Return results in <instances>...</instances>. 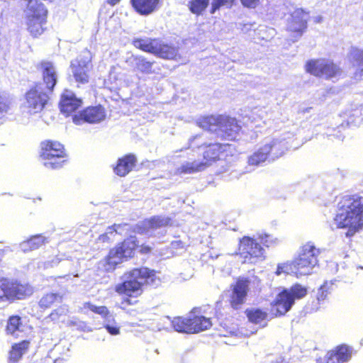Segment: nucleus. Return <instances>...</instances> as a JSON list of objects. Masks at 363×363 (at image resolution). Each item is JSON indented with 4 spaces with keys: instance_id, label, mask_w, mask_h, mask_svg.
<instances>
[{
    "instance_id": "obj_1",
    "label": "nucleus",
    "mask_w": 363,
    "mask_h": 363,
    "mask_svg": "<svg viewBox=\"0 0 363 363\" xmlns=\"http://www.w3.org/2000/svg\"><path fill=\"white\" fill-rule=\"evenodd\" d=\"M126 279L116 284L114 291L122 296L119 308L130 315L139 314L142 311L140 296L143 286L153 282L156 272L145 267H135L125 272Z\"/></svg>"
},
{
    "instance_id": "obj_2",
    "label": "nucleus",
    "mask_w": 363,
    "mask_h": 363,
    "mask_svg": "<svg viewBox=\"0 0 363 363\" xmlns=\"http://www.w3.org/2000/svg\"><path fill=\"white\" fill-rule=\"evenodd\" d=\"M334 222L338 229H347L352 237L363 228V198L357 195L345 196L337 203Z\"/></svg>"
},
{
    "instance_id": "obj_3",
    "label": "nucleus",
    "mask_w": 363,
    "mask_h": 363,
    "mask_svg": "<svg viewBox=\"0 0 363 363\" xmlns=\"http://www.w3.org/2000/svg\"><path fill=\"white\" fill-rule=\"evenodd\" d=\"M152 250L148 244L140 245L135 235H129L109 250L104 258V267L107 271L114 270L119 264L135 257L138 252L148 256L152 254Z\"/></svg>"
},
{
    "instance_id": "obj_4",
    "label": "nucleus",
    "mask_w": 363,
    "mask_h": 363,
    "mask_svg": "<svg viewBox=\"0 0 363 363\" xmlns=\"http://www.w3.org/2000/svg\"><path fill=\"white\" fill-rule=\"evenodd\" d=\"M132 45L143 52L163 60L177 61L182 58L179 47L160 38H135L132 40Z\"/></svg>"
},
{
    "instance_id": "obj_5",
    "label": "nucleus",
    "mask_w": 363,
    "mask_h": 363,
    "mask_svg": "<svg viewBox=\"0 0 363 363\" xmlns=\"http://www.w3.org/2000/svg\"><path fill=\"white\" fill-rule=\"evenodd\" d=\"M39 157L43 165L50 169L62 168L68 159L65 145L53 139H45L40 143Z\"/></svg>"
},
{
    "instance_id": "obj_6",
    "label": "nucleus",
    "mask_w": 363,
    "mask_h": 363,
    "mask_svg": "<svg viewBox=\"0 0 363 363\" xmlns=\"http://www.w3.org/2000/svg\"><path fill=\"white\" fill-rule=\"evenodd\" d=\"M307 293V288L299 284L292 285L289 289H283L270 304L272 315H284L291 309L295 301L305 297Z\"/></svg>"
},
{
    "instance_id": "obj_7",
    "label": "nucleus",
    "mask_w": 363,
    "mask_h": 363,
    "mask_svg": "<svg viewBox=\"0 0 363 363\" xmlns=\"http://www.w3.org/2000/svg\"><path fill=\"white\" fill-rule=\"evenodd\" d=\"M172 326L177 332L195 334L209 329L212 322L210 318L196 315L192 310L187 317H174Z\"/></svg>"
},
{
    "instance_id": "obj_8",
    "label": "nucleus",
    "mask_w": 363,
    "mask_h": 363,
    "mask_svg": "<svg viewBox=\"0 0 363 363\" xmlns=\"http://www.w3.org/2000/svg\"><path fill=\"white\" fill-rule=\"evenodd\" d=\"M31 294L28 285L6 277H0V303L22 300Z\"/></svg>"
},
{
    "instance_id": "obj_9",
    "label": "nucleus",
    "mask_w": 363,
    "mask_h": 363,
    "mask_svg": "<svg viewBox=\"0 0 363 363\" xmlns=\"http://www.w3.org/2000/svg\"><path fill=\"white\" fill-rule=\"evenodd\" d=\"M320 253L319 248L316 247L313 242H308L300 248V253L296 257V268L299 275H306L318 265V257Z\"/></svg>"
},
{
    "instance_id": "obj_10",
    "label": "nucleus",
    "mask_w": 363,
    "mask_h": 363,
    "mask_svg": "<svg viewBox=\"0 0 363 363\" xmlns=\"http://www.w3.org/2000/svg\"><path fill=\"white\" fill-rule=\"evenodd\" d=\"M50 95V93L43 89L40 82H35L25 93L26 107L33 113H40L48 104Z\"/></svg>"
},
{
    "instance_id": "obj_11",
    "label": "nucleus",
    "mask_w": 363,
    "mask_h": 363,
    "mask_svg": "<svg viewBox=\"0 0 363 363\" xmlns=\"http://www.w3.org/2000/svg\"><path fill=\"white\" fill-rule=\"evenodd\" d=\"M237 254L244 262L255 263L265 259L264 250L255 239L249 236L242 237L239 242Z\"/></svg>"
},
{
    "instance_id": "obj_12",
    "label": "nucleus",
    "mask_w": 363,
    "mask_h": 363,
    "mask_svg": "<svg viewBox=\"0 0 363 363\" xmlns=\"http://www.w3.org/2000/svg\"><path fill=\"white\" fill-rule=\"evenodd\" d=\"M106 116L105 108L102 105L89 106L74 114L72 121L76 125L84 123H99L103 121Z\"/></svg>"
},
{
    "instance_id": "obj_13",
    "label": "nucleus",
    "mask_w": 363,
    "mask_h": 363,
    "mask_svg": "<svg viewBox=\"0 0 363 363\" xmlns=\"http://www.w3.org/2000/svg\"><path fill=\"white\" fill-rule=\"evenodd\" d=\"M37 67L41 72L43 89L50 93L54 91L57 82V75L55 68L51 62L42 61Z\"/></svg>"
},
{
    "instance_id": "obj_14",
    "label": "nucleus",
    "mask_w": 363,
    "mask_h": 363,
    "mask_svg": "<svg viewBox=\"0 0 363 363\" xmlns=\"http://www.w3.org/2000/svg\"><path fill=\"white\" fill-rule=\"evenodd\" d=\"M229 144H222L219 143L204 144L203 145V151L202 153L203 160L201 162L205 164V167L210 166L223 156L226 151V148L229 147Z\"/></svg>"
},
{
    "instance_id": "obj_15",
    "label": "nucleus",
    "mask_w": 363,
    "mask_h": 363,
    "mask_svg": "<svg viewBox=\"0 0 363 363\" xmlns=\"http://www.w3.org/2000/svg\"><path fill=\"white\" fill-rule=\"evenodd\" d=\"M352 348L346 345H340L328 350L324 356L323 361L319 363H345L352 356Z\"/></svg>"
},
{
    "instance_id": "obj_16",
    "label": "nucleus",
    "mask_w": 363,
    "mask_h": 363,
    "mask_svg": "<svg viewBox=\"0 0 363 363\" xmlns=\"http://www.w3.org/2000/svg\"><path fill=\"white\" fill-rule=\"evenodd\" d=\"M172 218L162 216H153L143 220L136 225V230L139 234H145L157 229L171 225Z\"/></svg>"
},
{
    "instance_id": "obj_17",
    "label": "nucleus",
    "mask_w": 363,
    "mask_h": 363,
    "mask_svg": "<svg viewBox=\"0 0 363 363\" xmlns=\"http://www.w3.org/2000/svg\"><path fill=\"white\" fill-rule=\"evenodd\" d=\"M137 163L138 159L135 154H125L118 158L113 167V172L120 177H124L133 170Z\"/></svg>"
},
{
    "instance_id": "obj_18",
    "label": "nucleus",
    "mask_w": 363,
    "mask_h": 363,
    "mask_svg": "<svg viewBox=\"0 0 363 363\" xmlns=\"http://www.w3.org/2000/svg\"><path fill=\"white\" fill-rule=\"evenodd\" d=\"M306 13L301 9L294 11L291 16L288 31L294 38H299L306 30L307 20L305 18Z\"/></svg>"
},
{
    "instance_id": "obj_19",
    "label": "nucleus",
    "mask_w": 363,
    "mask_h": 363,
    "mask_svg": "<svg viewBox=\"0 0 363 363\" xmlns=\"http://www.w3.org/2000/svg\"><path fill=\"white\" fill-rule=\"evenodd\" d=\"M82 104V100L69 90H65L60 96L59 107L67 116L75 112Z\"/></svg>"
},
{
    "instance_id": "obj_20",
    "label": "nucleus",
    "mask_w": 363,
    "mask_h": 363,
    "mask_svg": "<svg viewBox=\"0 0 363 363\" xmlns=\"http://www.w3.org/2000/svg\"><path fill=\"white\" fill-rule=\"evenodd\" d=\"M241 128L239 121L235 118L222 115L220 130L223 133L222 138L223 139L235 140Z\"/></svg>"
},
{
    "instance_id": "obj_21",
    "label": "nucleus",
    "mask_w": 363,
    "mask_h": 363,
    "mask_svg": "<svg viewBox=\"0 0 363 363\" xmlns=\"http://www.w3.org/2000/svg\"><path fill=\"white\" fill-rule=\"evenodd\" d=\"M162 0H130L133 10L140 16H147L156 12Z\"/></svg>"
},
{
    "instance_id": "obj_22",
    "label": "nucleus",
    "mask_w": 363,
    "mask_h": 363,
    "mask_svg": "<svg viewBox=\"0 0 363 363\" xmlns=\"http://www.w3.org/2000/svg\"><path fill=\"white\" fill-rule=\"evenodd\" d=\"M30 345V340H22L13 343L8 352L7 363H18L28 352Z\"/></svg>"
},
{
    "instance_id": "obj_23",
    "label": "nucleus",
    "mask_w": 363,
    "mask_h": 363,
    "mask_svg": "<svg viewBox=\"0 0 363 363\" xmlns=\"http://www.w3.org/2000/svg\"><path fill=\"white\" fill-rule=\"evenodd\" d=\"M72 72L75 82L79 84H87L89 81V63L83 60H77L71 65Z\"/></svg>"
},
{
    "instance_id": "obj_24",
    "label": "nucleus",
    "mask_w": 363,
    "mask_h": 363,
    "mask_svg": "<svg viewBox=\"0 0 363 363\" xmlns=\"http://www.w3.org/2000/svg\"><path fill=\"white\" fill-rule=\"evenodd\" d=\"M222 115H207L199 117L196 124L201 129L214 133L220 130Z\"/></svg>"
},
{
    "instance_id": "obj_25",
    "label": "nucleus",
    "mask_w": 363,
    "mask_h": 363,
    "mask_svg": "<svg viewBox=\"0 0 363 363\" xmlns=\"http://www.w3.org/2000/svg\"><path fill=\"white\" fill-rule=\"evenodd\" d=\"M62 301L63 295L60 293L47 292L38 301V307L41 311H46L61 303Z\"/></svg>"
},
{
    "instance_id": "obj_26",
    "label": "nucleus",
    "mask_w": 363,
    "mask_h": 363,
    "mask_svg": "<svg viewBox=\"0 0 363 363\" xmlns=\"http://www.w3.org/2000/svg\"><path fill=\"white\" fill-rule=\"evenodd\" d=\"M23 323L22 318L18 315L9 316L5 326V333L7 335L18 337V333L23 331Z\"/></svg>"
},
{
    "instance_id": "obj_27",
    "label": "nucleus",
    "mask_w": 363,
    "mask_h": 363,
    "mask_svg": "<svg viewBox=\"0 0 363 363\" xmlns=\"http://www.w3.org/2000/svg\"><path fill=\"white\" fill-rule=\"evenodd\" d=\"M245 314L250 323L256 325L262 324L268 318V313L259 308H247L245 311Z\"/></svg>"
},
{
    "instance_id": "obj_28",
    "label": "nucleus",
    "mask_w": 363,
    "mask_h": 363,
    "mask_svg": "<svg viewBox=\"0 0 363 363\" xmlns=\"http://www.w3.org/2000/svg\"><path fill=\"white\" fill-rule=\"evenodd\" d=\"M204 169H206L205 164L201 161L194 160L183 164L176 169L175 173L177 175L190 174L203 171Z\"/></svg>"
},
{
    "instance_id": "obj_29",
    "label": "nucleus",
    "mask_w": 363,
    "mask_h": 363,
    "mask_svg": "<svg viewBox=\"0 0 363 363\" xmlns=\"http://www.w3.org/2000/svg\"><path fill=\"white\" fill-rule=\"evenodd\" d=\"M250 282L248 278L238 277L235 282L230 285L231 292L246 300Z\"/></svg>"
},
{
    "instance_id": "obj_30",
    "label": "nucleus",
    "mask_w": 363,
    "mask_h": 363,
    "mask_svg": "<svg viewBox=\"0 0 363 363\" xmlns=\"http://www.w3.org/2000/svg\"><path fill=\"white\" fill-rule=\"evenodd\" d=\"M275 145V143L267 144L263 148L253 153L249 157V164L251 165H258L264 162L267 160L268 155L272 152V148Z\"/></svg>"
},
{
    "instance_id": "obj_31",
    "label": "nucleus",
    "mask_w": 363,
    "mask_h": 363,
    "mask_svg": "<svg viewBox=\"0 0 363 363\" xmlns=\"http://www.w3.org/2000/svg\"><path fill=\"white\" fill-rule=\"evenodd\" d=\"M69 309L67 305H62L52 310L47 316L54 323H65L69 318Z\"/></svg>"
},
{
    "instance_id": "obj_32",
    "label": "nucleus",
    "mask_w": 363,
    "mask_h": 363,
    "mask_svg": "<svg viewBox=\"0 0 363 363\" xmlns=\"http://www.w3.org/2000/svg\"><path fill=\"white\" fill-rule=\"evenodd\" d=\"M341 74V69L332 61H324L323 64L322 77L326 79L335 77Z\"/></svg>"
},
{
    "instance_id": "obj_33",
    "label": "nucleus",
    "mask_w": 363,
    "mask_h": 363,
    "mask_svg": "<svg viewBox=\"0 0 363 363\" xmlns=\"http://www.w3.org/2000/svg\"><path fill=\"white\" fill-rule=\"evenodd\" d=\"M155 61H149L145 57H138L135 58V66L137 69L141 73L151 74L155 72L152 66Z\"/></svg>"
},
{
    "instance_id": "obj_34",
    "label": "nucleus",
    "mask_w": 363,
    "mask_h": 363,
    "mask_svg": "<svg viewBox=\"0 0 363 363\" xmlns=\"http://www.w3.org/2000/svg\"><path fill=\"white\" fill-rule=\"evenodd\" d=\"M296 259H294L292 261L278 264L275 274L278 276L282 274H288L291 273L298 274V269L296 268Z\"/></svg>"
},
{
    "instance_id": "obj_35",
    "label": "nucleus",
    "mask_w": 363,
    "mask_h": 363,
    "mask_svg": "<svg viewBox=\"0 0 363 363\" xmlns=\"http://www.w3.org/2000/svg\"><path fill=\"white\" fill-rule=\"evenodd\" d=\"M324 60H311L306 64V71L312 75L322 77L323 64Z\"/></svg>"
},
{
    "instance_id": "obj_36",
    "label": "nucleus",
    "mask_w": 363,
    "mask_h": 363,
    "mask_svg": "<svg viewBox=\"0 0 363 363\" xmlns=\"http://www.w3.org/2000/svg\"><path fill=\"white\" fill-rule=\"evenodd\" d=\"M208 4L209 0H191L189 1L188 7L192 13L199 16L206 10Z\"/></svg>"
},
{
    "instance_id": "obj_37",
    "label": "nucleus",
    "mask_w": 363,
    "mask_h": 363,
    "mask_svg": "<svg viewBox=\"0 0 363 363\" xmlns=\"http://www.w3.org/2000/svg\"><path fill=\"white\" fill-rule=\"evenodd\" d=\"M45 238L41 235H36L28 239L24 245L26 246L25 250H35L40 248L45 244Z\"/></svg>"
},
{
    "instance_id": "obj_38",
    "label": "nucleus",
    "mask_w": 363,
    "mask_h": 363,
    "mask_svg": "<svg viewBox=\"0 0 363 363\" xmlns=\"http://www.w3.org/2000/svg\"><path fill=\"white\" fill-rule=\"evenodd\" d=\"M332 291V284L325 282L318 289L316 299L318 303H323Z\"/></svg>"
},
{
    "instance_id": "obj_39",
    "label": "nucleus",
    "mask_w": 363,
    "mask_h": 363,
    "mask_svg": "<svg viewBox=\"0 0 363 363\" xmlns=\"http://www.w3.org/2000/svg\"><path fill=\"white\" fill-rule=\"evenodd\" d=\"M234 1L235 0H213L210 9V13L212 14L214 13L222 6L230 8L233 6Z\"/></svg>"
},
{
    "instance_id": "obj_40",
    "label": "nucleus",
    "mask_w": 363,
    "mask_h": 363,
    "mask_svg": "<svg viewBox=\"0 0 363 363\" xmlns=\"http://www.w3.org/2000/svg\"><path fill=\"white\" fill-rule=\"evenodd\" d=\"M245 299L235 295L232 292L230 293L228 299L230 307L235 310L241 308L242 306L245 303Z\"/></svg>"
},
{
    "instance_id": "obj_41",
    "label": "nucleus",
    "mask_w": 363,
    "mask_h": 363,
    "mask_svg": "<svg viewBox=\"0 0 363 363\" xmlns=\"http://www.w3.org/2000/svg\"><path fill=\"white\" fill-rule=\"evenodd\" d=\"M11 101L9 94L0 92V113H6L10 109Z\"/></svg>"
},
{
    "instance_id": "obj_42",
    "label": "nucleus",
    "mask_w": 363,
    "mask_h": 363,
    "mask_svg": "<svg viewBox=\"0 0 363 363\" xmlns=\"http://www.w3.org/2000/svg\"><path fill=\"white\" fill-rule=\"evenodd\" d=\"M94 313L100 315L103 318H107L110 316V311L105 306H96Z\"/></svg>"
},
{
    "instance_id": "obj_43",
    "label": "nucleus",
    "mask_w": 363,
    "mask_h": 363,
    "mask_svg": "<svg viewBox=\"0 0 363 363\" xmlns=\"http://www.w3.org/2000/svg\"><path fill=\"white\" fill-rule=\"evenodd\" d=\"M353 59L358 66H363V50L355 49L353 51Z\"/></svg>"
},
{
    "instance_id": "obj_44",
    "label": "nucleus",
    "mask_w": 363,
    "mask_h": 363,
    "mask_svg": "<svg viewBox=\"0 0 363 363\" xmlns=\"http://www.w3.org/2000/svg\"><path fill=\"white\" fill-rule=\"evenodd\" d=\"M104 328L112 335H117L120 333V328L116 325H105Z\"/></svg>"
},
{
    "instance_id": "obj_45",
    "label": "nucleus",
    "mask_w": 363,
    "mask_h": 363,
    "mask_svg": "<svg viewBox=\"0 0 363 363\" xmlns=\"http://www.w3.org/2000/svg\"><path fill=\"white\" fill-rule=\"evenodd\" d=\"M259 0H240L241 4L247 8H255L258 4Z\"/></svg>"
},
{
    "instance_id": "obj_46",
    "label": "nucleus",
    "mask_w": 363,
    "mask_h": 363,
    "mask_svg": "<svg viewBox=\"0 0 363 363\" xmlns=\"http://www.w3.org/2000/svg\"><path fill=\"white\" fill-rule=\"evenodd\" d=\"M96 307V306L94 305L93 303H91L89 301L85 302L83 304V308L84 309H88V310L92 311L93 313H94Z\"/></svg>"
},
{
    "instance_id": "obj_47",
    "label": "nucleus",
    "mask_w": 363,
    "mask_h": 363,
    "mask_svg": "<svg viewBox=\"0 0 363 363\" xmlns=\"http://www.w3.org/2000/svg\"><path fill=\"white\" fill-rule=\"evenodd\" d=\"M268 235H264V237L260 238L262 244L267 247H269L272 243V241L268 240Z\"/></svg>"
},
{
    "instance_id": "obj_48",
    "label": "nucleus",
    "mask_w": 363,
    "mask_h": 363,
    "mask_svg": "<svg viewBox=\"0 0 363 363\" xmlns=\"http://www.w3.org/2000/svg\"><path fill=\"white\" fill-rule=\"evenodd\" d=\"M255 332H256V330H255L253 329H252V330L246 329L245 331H243L242 330L240 331L241 334L245 337H249L251 335L254 334Z\"/></svg>"
},
{
    "instance_id": "obj_49",
    "label": "nucleus",
    "mask_w": 363,
    "mask_h": 363,
    "mask_svg": "<svg viewBox=\"0 0 363 363\" xmlns=\"http://www.w3.org/2000/svg\"><path fill=\"white\" fill-rule=\"evenodd\" d=\"M121 0H106V2L111 6H114L118 4Z\"/></svg>"
},
{
    "instance_id": "obj_50",
    "label": "nucleus",
    "mask_w": 363,
    "mask_h": 363,
    "mask_svg": "<svg viewBox=\"0 0 363 363\" xmlns=\"http://www.w3.org/2000/svg\"><path fill=\"white\" fill-rule=\"evenodd\" d=\"M271 363H284V359L281 357H277Z\"/></svg>"
},
{
    "instance_id": "obj_51",
    "label": "nucleus",
    "mask_w": 363,
    "mask_h": 363,
    "mask_svg": "<svg viewBox=\"0 0 363 363\" xmlns=\"http://www.w3.org/2000/svg\"><path fill=\"white\" fill-rule=\"evenodd\" d=\"M107 238V234H102L99 236V239H102L103 240H104L106 238Z\"/></svg>"
}]
</instances>
